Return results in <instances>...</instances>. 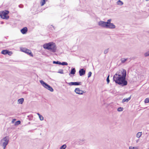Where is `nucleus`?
I'll return each mask as SVG.
<instances>
[{
	"label": "nucleus",
	"mask_w": 149,
	"mask_h": 149,
	"mask_svg": "<svg viewBox=\"0 0 149 149\" xmlns=\"http://www.w3.org/2000/svg\"><path fill=\"white\" fill-rule=\"evenodd\" d=\"M40 82L42 86L46 88L47 89L51 92H53L54 90L52 87L50 85L45 83L43 80H41L40 81Z\"/></svg>",
	"instance_id": "obj_3"
},
{
	"label": "nucleus",
	"mask_w": 149,
	"mask_h": 149,
	"mask_svg": "<svg viewBox=\"0 0 149 149\" xmlns=\"http://www.w3.org/2000/svg\"><path fill=\"white\" fill-rule=\"evenodd\" d=\"M3 23V22H1V24H2Z\"/></svg>",
	"instance_id": "obj_40"
},
{
	"label": "nucleus",
	"mask_w": 149,
	"mask_h": 149,
	"mask_svg": "<svg viewBox=\"0 0 149 149\" xmlns=\"http://www.w3.org/2000/svg\"><path fill=\"white\" fill-rule=\"evenodd\" d=\"M111 19H109L107 20V22H106V24H107L111 23Z\"/></svg>",
	"instance_id": "obj_30"
},
{
	"label": "nucleus",
	"mask_w": 149,
	"mask_h": 149,
	"mask_svg": "<svg viewBox=\"0 0 149 149\" xmlns=\"http://www.w3.org/2000/svg\"><path fill=\"white\" fill-rule=\"evenodd\" d=\"M116 27L112 23L107 24L106 28L107 29H114Z\"/></svg>",
	"instance_id": "obj_10"
},
{
	"label": "nucleus",
	"mask_w": 149,
	"mask_h": 149,
	"mask_svg": "<svg viewBox=\"0 0 149 149\" xmlns=\"http://www.w3.org/2000/svg\"><path fill=\"white\" fill-rule=\"evenodd\" d=\"M45 0H42L41 2V6H43V5H44L45 4Z\"/></svg>",
	"instance_id": "obj_28"
},
{
	"label": "nucleus",
	"mask_w": 149,
	"mask_h": 149,
	"mask_svg": "<svg viewBox=\"0 0 149 149\" xmlns=\"http://www.w3.org/2000/svg\"><path fill=\"white\" fill-rule=\"evenodd\" d=\"M145 103H148L149 102V98H146L144 101Z\"/></svg>",
	"instance_id": "obj_26"
},
{
	"label": "nucleus",
	"mask_w": 149,
	"mask_h": 149,
	"mask_svg": "<svg viewBox=\"0 0 149 149\" xmlns=\"http://www.w3.org/2000/svg\"><path fill=\"white\" fill-rule=\"evenodd\" d=\"M68 65V63H67V62H62V63H61V64L60 65Z\"/></svg>",
	"instance_id": "obj_21"
},
{
	"label": "nucleus",
	"mask_w": 149,
	"mask_h": 149,
	"mask_svg": "<svg viewBox=\"0 0 149 149\" xmlns=\"http://www.w3.org/2000/svg\"><path fill=\"white\" fill-rule=\"evenodd\" d=\"M28 31L26 27H24L21 30V32L23 34H26Z\"/></svg>",
	"instance_id": "obj_12"
},
{
	"label": "nucleus",
	"mask_w": 149,
	"mask_h": 149,
	"mask_svg": "<svg viewBox=\"0 0 149 149\" xmlns=\"http://www.w3.org/2000/svg\"><path fill=\"white\" fill-rule=\"evenodd\" d=\"M53 64H58V65H60L61 64V62L58 61H53Z\"/></svg>",
	"instance_id": "obj_18"
},
{
	"label": "nucleus",
	"mask_w": 149,
	"mask_h": 149,
	"mask_svg": "<svg viewBox=\"0 0 149 149\" xmlns=\"http://www.w3.org/2000/svg\"><path fill=\"white\" fill-rule=\"evenodd\" d=\"M109 77V74L108 75V76L107 77V79H106L107 84H109L110 82Z\"/></svg>",
	"instance_id": "obj_25"
},
{
	"label": "nucleus",
	"mask_w": 149,
	"mask_h": 149,
	"mask_svg": "<svg viewBox=\"0 0 149 149\" xmlns=\"http://www.w3.org/2000/svg\"><path fill=\"white\" fill-rule=\"evenodd\" d=\"M9 13V11L8 10L3 11L1 13V18L3 19H8L9 17V16L7 15Z\"/></svg>",
	"instance_id": "obj_4"
},
{
	"label": "nucleus",
	"mask_w": 149,
	"mask_h": 149,
	"mask_svg": "<svg viewBox=\"0 0 149 149\" xmlns=\"http://www.w3.org/2000/svg\"><path fill=\"white\" fill-rule=\"evenodd\" d=\"M21 51L27 54H28L32 57L33 56V55L31 51L29 49L25 48H22L21 49Z\"/></svg>",
	"instance_id": "obj_5"
},
{
	"label": "nucleus",
	"mask_w": 149,
	"mask_h": 149,
	"mask_svg": "<svg viewBox=\"0 0 149 149\" xmlns=\"http://www.w3.org/2000/svg\"><path fill=\"white\" fill-rule=\"evenodd\" d=\"M131 96H130V97H129L128 98H126V99H125V98H124V99H123L122 101V103H124L125 102H128V101L130 100V99H131Z\"/></svg>",
	"instance_id": "obj_13"
},
{
	"label": "nucleus",
	"mask_w": 149,
	"mask_h": 149,
	"mask_svg": "<svg viewBox=\"0 0 149 149\" xmlns=\"http://www.w3.org/2000/svg\"><path fill=\"white\" fill-rule=\"evenodd\" d=\"M123 107H118L117 109V111H123Z\"/></svg>",
	"instance_id": "obj_23"
},
{
	"label": "nucleus",
	"mask_w": 149,
	"mask_h": 149,
	"mask_svg": "<svg viewBox=\"0 0 149 149\" xmlns=\"http://www.w3.org/2000/svg\"><path fill=\"white\" fill-rule=\"evenodd\" d=\"M24 101V99L23 98H21L18 100V102L19 104H22Z\"/></svg>",
	"instance_id": "obj_15"
},
{
	"label": "nucleus",
	"mask_w": 149,
	"mask_h": 149,
	"mask_svg": "<svg viewBox=\"0 0 149 149\" xmlns=\"http://www.w3.org/2000/svg\"><path fill=\"white\" fill-rule=\"evenodd\" d=\"M75 72H76V70H75V68H72L71 69L70 72V73L69 75H70V74H75Z\"/></svg>",
	"instance_id": "obj_14"
},
{
	"label": "nucleus",
	"mask_w": 149,
	"mask_h": 149,
	"mask_svg": "<svg viewBox=\"0 0 149 149\" xmlns=\"http://www.w3.org/2000/svg\"><path fill=\"white\" fill-rule=\"evenodd\" d=\"M126 71L123 69L117 72L113 76V79L116 84L123 86L126 85L127 82L126 80Z\"/></svg>",
	"instance_id": "obj_1"
},
{
	"label": "nucleus",
	"mask_w": 149,
	"mask_h": 149,
	"mask_svg": "<svg viewBox=\"0 0 149 149\" xmlns=\"http://www.w3.org/2000/svg\"><path fill=\"white\" fill-rule=\"evenodd\" d=\"M66 147V145L65 144H64L61 147L60 149H65Z\"/></svg>",
	"instance_id": "obj_22"
},
{
	"label": "nucleus",
	"mask_w": 149,
	"mask_h": 149,
	"mask_svg": "<svg viewBox=\"0 0 149 149\" xmlns=\"http://www.w3.org/2000/svg\"><path fill=\"white\" fill-rule=\"evenodd\" d=\"M43 47L47 50H50V51L53 52H55L57 49L56 45L53 42H50L44 44Z\"/></svg>",
	"instance_id": "obj_2"
},
{
	"label": "nucleus",
	"mask_w": 149,
	"mask_h": 149,
	"mask_svg": "<svg viewBox=\"0 0 149 149\" xmlns=\"http://www.w3.org/2000/svg\"><path fill=\"white\" fill-rule=\"evenodd\" d=\"M121 62L122 63H124L127 60V58H122L121 59Z\"/></svg>",
	"instance_id": "obj_19"
},
{
	"label": "nucleus",
	"mask_w": 149,
	"mask_h": 149,
	"mask_svg": "<svg viewBox=\"0 0 149 149\" xmlns=\"http://www.w3.org/2000/svg\"><path fill=\"white\" fill-rule=\"evenodd\" d=\"M19 7H20V5H19Z\"/></svg>",
	"instance_id": "obj_42"
},
{
	"label": "nucleus",
	"mask_w": 149,
	"mask_h": 149,
	"mask_svg": "<svg viewBox=\"0 0 149 149\" xmlns=\"http://www.w3.org/2000/svg\"><path fill=\"white\" fill-rule=\"evenodd\" d=\"M8 50L6 49L4 50H3L1 52V54L4 55L7 54L8 53Z\"/></svg>",
	"instance_id": "obj_16"
},
{
	"label": "nucleus",
	"mask_w": 149,
	"mask_h": 149,
	"mask_svg": "<svg viewBox=\"0 0 149 149\" xmlns=\"http://www.w3.org/2000/svg\"><path fill=\"white\" fill-rule=\"evenodd\" d=\"M1 13H0V16L1 17Z\"/></svg>",
	"instance_id": "obj_39"
},
{
	"label": "nucleus",
	"mask_w": 149,
	"mask_h": 149,
	"mask_svg": "<svg viewBox=\"0 0 149 149\" xmlns=\"http://www.w3.org/2000/svg\"><path fill=\"white\" fill-rule=\"evenodd\" d=\"M8 54H8L10 56L11 55H12V54H13L12 52H10L9 50H8Z\"/></svg>",
	"instance_id": "obj_35"
},
{
	"label": "nucleus",
	"mask_w": 149,
	"mask_h": 149,
	"mask_svg": "<svg viewBox=\"0 0 149 149\" xmlns=\"http://www.w3.org/2000/svg\"><path fill=\"white\" fill-rule=\"evenodd\" d=\"M9 141V137L7 136L4 137L1 140V141L3 142V144H6V145H7L8 144Z\"/></svg>",
	"instance_id": "obj_6"
},
{
	"label": "nucleus",
	"mask_w": 149,
	"mask_h": 149,
	"mask_svg": "<svg viewBox=\"0 0 149 149\" xmlns=\"http://www.w3.org/2000/svg\"><path fill=\"white\" fill-rule=\"evenodd\" d=\"M39 117V118L40 120L42 121L43 120L44 118L43 117L42 115L40 116Z\"/></svg>",
	"instance_id": "obj_33"
},
{
	"label": "nucleus",
	"mask_w": 149,
	"mask_h": 149,
	"mask_svg": "<svg viewBox=\"0 0 149 149\" xmlns=\"http://www.w3.org/2000/svg\"><path fill=\"white\" fill-rule=\"evenodd\" d=\"M141 135V132H139L136 134V137L138 138H139Z\"/></svg>",
	"instance_id": "obj_20"
},
{
	"label": "nucleus",
	"mask_w": 149,
	"mask_h": 149,
	"mask_svg": "<svg viewBox=\"0 0 149 149\" xmlns=\"http://www.w3.org/2000/svg\"><path fill=\"white\" fill-rule=\"evenodd\" d=\"M65 83L68 84L69 86H78L81 84V82H71L68 83L65 81Z\"/></svg>",
	"instance_id": "obj_7"
},
{
	"label": "nucleus",
	"mask_w": 149,
	"mask_h": 149,
	"mask_svg": "<svg viewBox=\"0 0 149 149\" xmlns=\"http://www.w3.org/2000/svg\"><path fill=\"white\" fill-rule=\"evenodd\" d=\"M21 123V121L20 120H18L16 121L15 123V125H19Z\"/></svg>",
	"instance_id": "obj_24"
},
{
	"label": "nucleus",
	"mask_w": 149,
	"mask_h": 149,
	"mask_svg": "<svg viewBox=\"0 0 149 149\" xmlns=\"http://www.w3.org/2000/svg\"><path fill=\"white\" fill-rule=\"evenodd\" d=\"M123 4V3L120 0H118L117 2V4L120 6L122 5Z\"/></svg>",
	"instance_id": "obj_17"
},
{
	"label": "nucleus",
	"mask_w": 149,
	"mask_h": 149,
	"mask_svg": "<svg viewBox=\"0 0 149 149\" xmlns=\"http://www.w3.org/2000/svg\"><path fill=\"white\" fill-rule=\"evenodd\" d=\"M52 27L54 28V26H53Z\"/></svg>",
	"instance_id": "obj_43"
},
{
	"label": "nucleus",
	"mask_w": 149,
	"mask_h": 149,
	"mask_svg": "<svg viewBox=\"0 0 149 149\" xmlns=\"http://www.w3.org/2000/svg\"><path fill=\"white\" fill-rule=\"evenodd\" d=\"M74 92L77 94L81 95L84 93V91L80 90L79 88H76L74 90Z\"/></svg>",
	"instance_id": "obj_9"
},
{
	"label": "nucleus",
	"mask_w": 149,
	"mask_h": 149,
	"mask_svg": "<svg viewBox=\"0 0 149 149\" xmlns=\"http://www.w3.org/2000/svg\"><path fill=\"white\" fill-rule=\"evenodd\" d=\"M129 149H137V147H134L132 146H130L129 148Z\"/></svg>",
	"instance_id": "obj_29"
},
{
	"label": "nucleus",
	"mask_w": 149,
	"mask_h": 149,
	"mask_svg": "<svg viewBox=\"0 0 149 149\" xmlns=\"http://www.w3.org/2000/svg\"><path fill=\"white\" fill-rule=\"evenodd\" d=\"M47 0H45V1H47Z\"/></svg>",
	"instance_id": "obj_41"
},
{
	"label": "nucleus",
	"mask_w": 149,
	"mask_h": 149,
	"mask_svg": "<svg viewBox=\"0 0 149 149\" xmlns=\"http://www.w3.org/2000/svg\"><path fill=\"white\" fill-rule=\"evenodd\" d=\"M139 141V139H138L136 140V142L138 143V142Z\"/></svg>",
	"instance_id": "obj_38"
},
{
	"label": "nucleus",
	"mask_w": 149,
	"mask_h": 149,
	"mask_svg": "<svg viewBox=\"0 0 149 149\" xmlns=\"http://www.w3.org/2000/svg\"><path fill=\"white\" fill-rule=\"evenodd\" d=\"M7 145H6V144L4 145L3 144V149H5L6 148Z\"/></svg>",
	"instance_id": "obj_36"
},
{
	"label": "nucleus",
	"mask_w": 149,
	"mask_h": 149,
	"mask_svg": "<svg viewBox=\"0 0 149 149\" xmlns=\"http://www.w3.org/2000/svg\"><path fill=\"white\" fill-rule=\"evenodd\" d=\"M98 25L104 28H106L107 24H106V22L103 21H100L98 22Z\"/></svg>",
	"instance_id": "obj_8"
},
{
	"label": "nucleus",
	"mask_w": 149,
	"mask_h": 149,
	"mask_svg": "<svg viewBox=\"0 0 149 149\" xmlns=\"http://www.w3.org/2000/svg\"><path fill=\"white\" fill-rule=\"evenodd\" d=\"M79 72L80 76H82L85 74L86 70L84 68H81L79 69Z\"/></svg>",
	"instance_id": "obj_11"
},
{
	"label": "nucleus",
	"mask_w": 149,
	"mask_h": 149,
	"mask_svg": "<svg viewBox=\"0 0 149 149\" xmlns=\"http://www.w3.org/2000/svg\"><path fill=\"white\" fill-rule=\"evenodd\" d=\"M37 114L39 116H40L41 115L39 113H37Z\"/></svg>",
	"instance_id": "obj_37"
},
{
	"label": "nucleus",
	"mask_w": 149,
	"mask_h": 149,
	"mask_svg": "<svg viewBox=\"0 0 149 149\" xmlns=\"http://www.w3.org/2000/svg\"><path fill=\"white\" fill-rule=\"evenodd\" d=\"M58 73H60L61 74H63V70L62 69H59L58 70Z\"/></svg>",
	"instance_id": "obj_27"
},
{
	"label": "nucleus",
	"mask_w": 149,
	"mask_h": 149,
	"mask_svg": "<svg viewBox=\"0 0 149 149\" xmlns=\"http://www.w3.org/2000/svg\"><path fill=\"white\" fill-rule=\"evenodd\" d=\"M91 74H92L91 72H88V78H89V77H90L91 76Z\"/></svg>",
	"instance_id": "obj_32"
},
{
	"label": "nucleus",
	"mask_w": 149,
	"mask_h": 149,
	"mask_svg": "<svg viewBox=\"0 0 149 149\" xmlns=\"http://www.w3.org/2000/svg\"><path fill=\"white\" fill-rule=\"evenodd\" d=\"M109 48L107 49H106L104 51V54H107L108 51H109Z\"/></svg>",
	"instance_id": "obj_34"
},
{
	"label": "nucleus",
	"mask_w": 149,
	"mask_h": 149,
	"mask_svg": "<svg viewBox=\"0 0 149 149\" xmlns=\"http://www.w3.org/2000/svg\"><path fill=\"white\" fill-rule=\"evenodd\" d=\"M144 56L146 57L149 56V51L146 53L144 54Z\"/></svg>",
	"instance_id": "obj_31"
}]
</instances>
